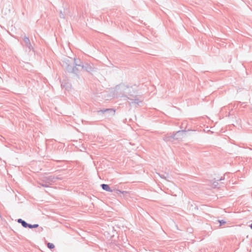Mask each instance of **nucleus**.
I'll return each mask as SVG.
<instances>
[{"mask_svg":"<svg viewBox=\"0 0 252 252\" xmlns=\"http://www.w3.org/2000/svg\"><path fill=\"white\" fill-rule=\"evenodd\" d=\"M101 187H102V188L104 190H105L106 191H110V192L112 191V190L110 188V187H109V186L108 185L102 184V185H101Z\"/></svg>","mask_w":252,"mask_h":252,"instance_id":"nucleus-1","label":"nucleus"},{"mask_svg":"<svg viewBox=\"0 0 252 252\" xmlns=\"http://www.w3.org/2000/svg\"><path fill=\"white\" fill-rule=\"evenodd\" d=\"M106 111H109V112H110L112 113V115H114L115 113V110H113V109H105V110H101V112L102 113H105V112H106Z\"/></svg>","mask_w":252,"mask_h":252,"instance_id":"nucleus-2","label":"nucleus"},{"mask_svg":"<svg viewBox=\"0 0 252 252\" xmlns=\"http://www.w3.org/2000/svg\"><path fill=\"white\" fill-rule=\"evenodd\" d=\"M18 222L19 223H21L23 226L24 227H27L28 226V224L25 221L23 220L22 219H19L18 220Z\"/></svg>","mask_w":252,"mask_h":252,"instance_id":"nucleus-3","label":"nucleus"},{"mask_svg":"<svg viewBox=\"0 0 252 252\" xmlns=\"http://www.w3.org/2000/svg\"><path fill=\"white\" fill-rule=\"evenodd\" d=\"M47 247L50 249H53L55 248L54 245L51 243H48L47 244Z\"/></svg>","mask_w":252,"mask_h":252,"instance_id":"nucleus-4","label":"nucleus"},{"mask_svg":"<svg viewBox=\"0 0 252 252\" xmlns=\"http://www.w3.org/2000/svg\"><path fill=\"white\" fill-rule=\"evenodd\" d=\"M38 226V224H33V225L28 224L27 227H29L30 228H36Z\"/></svg>","mask_w":252,"mask_h":252,"instance_id":"nucleus-5","label":"nucleus"},{"mask_svg":"<svg viewBox=\"0 0 252 252\" xmlns=\"http://www.w3.org/2000/svg\"><path fill=\"white\" fill-rule=\"evenodd\" d=\"M219 221H220V225L222 224H224L225 223V222L223 221V220Z\"/></svg>","mask_w":252,"mask_h":252,"instance_id":"nucleus-6","label":"nucleus"},{"mask_svg":"<svg viewBox=\"0 0 252 252\" xmlns=\"http://www.w3.org/2000/svg\"><path fill=\"white\" fill-rule=\"evenodd\" d=\"M251 228L252 229V223L251 225Z\"/></svg>","mask_w":252,"mask_h":252,"instance_id":"nucleus-7","label":"nucleus"}]
</instances>
